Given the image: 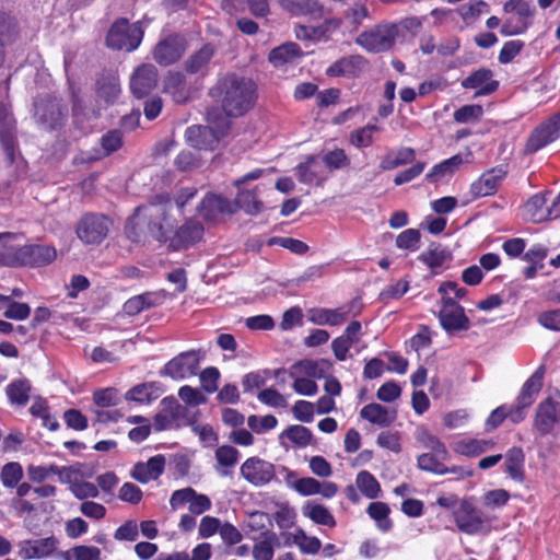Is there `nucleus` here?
I'll return each mask as SVG.
<instances>
[{
	"label": "nucleus",
	"mask_w": 560,
	"mask_h": 560,
	"mask_svg": "<svg viewBox=\"0 0 560 560\" xmlns=\"http://www.w3.org/2000/svg\"><path fill=\"white\" fill-rule=\"evenodd\" d=\"M209 94L220 103L226 116L240 117L254 106L257 98V86L249 78L226 73L218 79Z\"/></svg>",
	"instance_id": "obj_1"
},
{
	"label": "nucleus",
	"mask_w": 560,
	"mask_h": 560,
	"mask_svg": "<svg viewBox=\"0 0 560 560\" xmlns=\"http://www.w3.org/2000/svg\"><path fill=\"white\" fill-rule=\"evenodd\" d=\"M33 117L42 129L56 130L65 125L68 108L58 97L44 95L35 100Z\"/></svg>",
	"instance_id": "obj_2"
},
{
	"label": "nucleus",
	"mask_w": 560,
	"mask_h": 560,
	"mask_svg": "<svg viewBox=\"0 0 560 560\" xmlns=\"http://www.w3.org/2000/svg\"><path fill=\"white\" fill-rule=\"evenodd\" d=\"M399 35L395 23H380L361 33L355 43L370 52H383L393 48Z\"/></svg>",
	"instance_id": "obj_3"
},
{
	"label": "nucleus",
	"mask_w": 560,
	"mask_h": 560,
	"mask_svg": "<svg viewBox=\"0 0 560 560\" xmlns=\"http://www.w3.org/2000/svg\"><path fill=\"white\" fill-rule=\"evenodd\" d=\"M143 30L139 23L130 24L126 19L117 20L106 37L107 46L117 50H135L141 43Z\"/></svg>",
	"instance_id": "obj_4"
},
{
	"label": "nucleus",
	"mask_w": 560,
	"mask_h": 560,
	"mask_svg": "<svg viewBox=\"0 0 560 560\" xmlns=\"http://www.w3.org/2000/svg\"><path fill=\"white\" fill-rule=\"evenodd\" d=\"M229 128L230 121L226 118L213 126L194 125L186 129L185 139L195 149L213 150Z\"/></svg>",
	"instance_id": "obj_5"
},
{
	"label": "nucleus",
	"mask_w": 560,
	"mask_h": 560,
	"mask_svg": "<svg viewBox=\"0 0 560 560\" xmlns=\"http://www.w3.org/2000/svg\"><path fill=\"white\" fill-rule=\"evenodd\" d=\"M544 366H539L524 383L515 405L511 409V421L518 423L525 418V410L530 407L542 387Z\"/></svg>",
	"instance_id": "obj_6"
},
{
	"label": "nucleus",
	"mask_w": 560,
	"mask_h": 560,
	"mask_svg": "<svg viewBox=\"0 0 560 560\" xmlns=\"http://www.w3.org/2000/svg\"><path fill=\"white\" fill-rule=\"evenodd\" d=\"M203 357L201 350L182 352L170 360L160 372L162 376L173 380H184L197 374L200 361Z\"/></svg>",
	"instance_id": "obj_7"
},
{
	"label": "nucleus",
	"mask_w": 560,
	"mask_h": 560,
	"mask_svg": "<svg viewBox=\"0 0 560 560\" xmlns=\"http://www.w3.org/2000/svg\"><path fill=\"white\" fill-rule=\"evenodd\" d=\"M453 517L457 528L467 535L481 533L487 524L482 513L470 499L460 501L459 505L453 511Z\"/></svg>",
	"instance_id": "obj_8"
},
{
	"label": "nucleus",
	"mask_w": 560,
	"mask_h": 560,
	"mask_svg": "<svg viewBox=\"0 0 560 560\" xmlns=\"http://www.w3.org/2000/svg\"><path fill=\"white\" fill-rule=\"evenodd\" d=\"M110 221L103 214L86 213L77 224V235L85 244H100L108 234Z\"/></svg>",
	"instance_id": "obj_9"
},
{
	"label": "nucleus",
	"mask_w": 560,
	"mask_h": 560,
	"mask_svg": "<svg viewBox=\"0 0 560 560\" xmlns=\"http://www.w3.org/2000/svg\"><path fill=\"white\" fill-rule=\"evenodd\" d=\"M164 210L155 206H141L135 210V213L127 220L125 225L126 236L135 243L145 242L151 238L145 231L148 219H159Z\"/></svg>",
	"instance_id": "obj_10"
},
{
	"label": "nucleus",
	"mask_w": 560,
	"mask_h": 560,
	"mask_svg": "<svg viewBox=\"0 0 560 560\" xmlns=\"http://www.w3.org/2000/svg\"><path fill=\"white\" fill-rule=\"evenodd\" d=\"M560 136V112L552 115L547 121L538 126L526 143L527 152H536Z\"/></svg>",
	"instance_id": "obj_11"
},
{
	"label": "nucleus",
	"mask_w": 560,
	"mask_h": 560,
	"mask_svg": "<svg viewBox=\"0 0 560 560\" xmlns=\"http://www.w3.org/2000/svg\"><path fill=\"white\" fill-rule=\"evenodd\" d=\"M185 49L184 37L170 35L156 44L153 50V59L161 66H170L180 59Z\"/></svg>",
	"instance_id": "obj_12"
},
{
	"label": "nucleus",
	"mask_w": 560,
	"mask_h": 560,
	"mask_svg": "<svg viewBox=\"0 0 560 560\" xmlns=\"http://www.w3.org/2000/svg\"><path fill=\"white\" fill-rule=\"evenodd\" d=\"M442 327L446 331L467 330L469 319L464 313V308L452 298L443 296V305L439 313Z\"/></svg>",
	"instance_id": "obj_13"
},
{
	"label": "nucleus",
	"mask_w": 560,
	"mask_h": 560,
	"mask_svg": "<svg viewBox=\"0 0 560 560\" xmlns=\"http://www.w3.org/2000/svg\"><path fill=\"white\" fill-rule=\"evenodd\" d=\"M23 241L22 234L0 233V266L11 268L21 266Z\"/></svg>",
	"instance_id": "obj_14"
},
{
	"label": "nucleus",
	"mask_w": 560,
	"mask_h": 560,
	"mask_svg": "<svg viewBox=\"0 0 560 560\" xmlns=\"http://www.w3.org/2000/svg\"><path fill=\"white\" fill-rule=\"evenodd\" d=\"M241 475L254 486L268 483L275 477L273 465L257 457L246 459L241 466Z\"/></svg>",
	"instance_id": "obj_15"
},
{
	"label": "nucleus",
	"mask_w": 560,
	"mask_h": 560,
	"mask_svg": "<svg viewBox=\"0 0 560 560\" xmlns=\"http://www.w3.org/2000/svg\"><path fill=\"white\" fill-rule=\"evenodd\" d=\"M147 206H155L162 208L164 211L163 215L159 219H148L145 231L149 232V236L155 241H163L167 236V220L168 212L172 209V202L167 195L155 196Z\"/></svg>",
	"instance_id": "obj_16"
},
{
	"label": "nucleus",
	"mask_w": 560,
	"mask_h": 560,
	"mask_svg": "<svg viewBox=\"0 0 560 560\" xmlns=\"http://www.w3.org/2000/svg\"><path fill=\"white\" fill-rule=\"evenodd\" d=\"M158 84V70L153 65L144 63L139 66L130 79L132 94L142 98L147 96Z\"/></svg>",
	"instance_id": "obj_17"
},
{
	"label": "nucleus",
	"mask_w": 560,
	"mask_h": 560,
	"mask_svg": "<svg viewBox=\"0 0 560 560\" xmlns=\"http://www.w3.org/2000/svg\"><path fill=\"white\" fill-rule=\"evenodd\" d=\"M464 89L475 90L474 97L490 95L499 88V82L493 80V72L487 68H479L462 81Z\"/></svg>",
	"instance_id": "obj_18"
},
{
	"label": "nucleus",
	"mask_w": 560,
	"mask_h": 560,
	"mask_svg": "<svg viewBox=\"0 0 560 560\" xmlns=\"http://www.w3.org/2000/svg\"><path fill=\"white\" fill-rule=\"evenodd\" d=\"M295 175L303 184L322 185L328 177L327 171L317 155H307L305 161L295 167Z\"/></svg>",
	"instance_id": "obj_19"
},
{
	"label": "nucleus",
	"mask_w": 560,
	"mask_h": 560,
	"mask_svg": "<svg viewBox=\"0 0 560 560\" xmlns=\"http://www.w3.org/2000/svg\"><path fill=\"white\" fill-rule=\"evenodd\" d=\"M546 195L536 194L532 196L524 205V215L527 220L534 223H540L550 219L558 218L560 214L559 210L546 207Z\"/></svg>",
	"instance_id": "obj_20"
},
{
	"label": "nucleus",
	"mask_w": 560,
	"mask_h": 560,
	"mask_svg": "<svg viewBox=\"0 0 560 560\" xmlns=\"http://www.w3.org/2000/svg\"><path fill=\"white\" fill-rule=\"evenodd\" d=\"M331 370V363L328 360L304 359L295 362L289 369V376H304L307 378H323Z\"/></svg>",
	"instance_id": "obj_21"
},
{
	"label": "nucleus",
	"mask_w": 560,
	"mask_h": 560,
	"mask_svg": "<svg viewBox=\"0 0 560 560\" xmlns=\"http://www.w3.org/2000/svg\"><path fill=\"white\" fill-rule=\"evenodd\" d=\"M292 488L304 497L320 494L326 499L335 497L338 492V486L335 482H320L312 477H303L295 480Z\"/></svg>",
	"instance_id": "obj_22"
},
{
	"label": "nucleus",
	"mask_w": 560,
	"mask_h": 560,
	"mask_svg": "<svg viewBox=\"0 0 560 560\" xmlns=\"http://www.w3.org/2000/svg\"><path fill=\"white\" fill-rule=\"evenodd\" d=\"M560 416V402L547 398L538 405L535 425L541 434L551 432Z\"/></svg>",
	"instance_id": "obj_23"
},
{
	"label": "nucleus",
	"mask_w": 560,
	"mask_h": 560,
	"mask_svg": "<svg viewBox=\"0 0 560 560\" xmlns=\"http://www.w3.org/2000/svg\"><path fill=\"white\" fill-rule=\"evenodd\" d=\"M164 455L150 457L147 463H137L131 471V477L141 483L156 480L165 468Z\"/></svg>",
	"instance_id": "obj_24"
},
{
	"label": "nucleus",
	"mask_w": 560,
	"mask_h": 560,
	"mask_svg": "<svg viewBox=\"0 0 560 560\" xmlns=\"http://www.w3.org/2000/svg\"><path fill=\"white\" fill-rule=\"evenodd\" d=\"M534 8L524 1H518L516 14L506 20L501 26V33L506 36L522 34L529 25V18L534 13Z\"/></svg>",
	"instance_id": "obj_25"
},
{
	"label": "nucleus",
	"mask_w": 560,
	"mask_h": 560,
	"mask_svg": "<svg viewBox=\"0 0 560 560\" xmlns=\"http://www.w3.org/2000/svg\"><path fill=\"white\" fill-rule=\"evenodd\" d=\"M21 266H42L54 261L56 249L47 245H22Z\"/></svg>",
	"instance_id": "obj_26"
},
{
	"label": "nucleus",
	"mask_w": 560,
	"mask_h": 560,
	"mask_svg": "<svg viewBox=\"0 0 560 560\" xmlns=\"http://www.w3.org/2000/svg\"><path fill=\"white\" fill-rule=\"evenodd\" d=\"M234 211L235 207L229 199L214 194L207 195L199 207L200 214L207 220H212L218 214H231Z\"/></svg>",
	"instance_id": "obj_27"
},
{
	"label": "nucleus",
	"mask_w": 560,
	"mask_h": 560,
	"mask_svg": "<svg viewBox=\"0 0 560 560\" xmlns=\"http://www.w3.org/2000/svg\"><path fill=\"white\" fill-rule=\"evenodd\" d=\"M448 457H441L438 453H424L418 456V467L422 470L430 471L436 475L455 474L464 476V469L458 466L446 467L443 462Z\"/></svg>",
	"instance_id": "obj_28"
},
{
	"label": "nucleus",
	"mask_w": 560,
	"mask_h": 560,
	"mask_svg": "<svg viewBox=\"0 0 560 560\" xmlns=\"http://www.w3.org/2000/svg\"><path fill=\"white\" fill-rule=\"evenodd\" d=\"M503 174L501 171L491 170L483 173L477 180L470 185V194L474 199L493 195L501 180Z\"/></svg>",
	"instance_id": "obj_29"
},
{
	"label": "nucleus",
	"mask_w": 560,
	"mask_h": 560,
	"mask_svg": "<svg viewBox=\"0 0 560 560\" xmlns=\"http://www.w3.org/2000/svg\"><path fill=\"white\" fill-rule=\"evenodd\" d=\"M365 59L361 56L343 57L328 67V77H351L358 74L365 67Z\"/></svg>",
	"instance_id": "obj_30"
},
{
	"label": "nucleus",
	"mask_w": 560,
	"mask_h": 560,
	"mask_svg": "<svg viewBox=\"0 0 560 560\" xmlns=\"http://www.w3.org/2000/svg\"><path fill=\"white\" fill-rule=\"evenodd\" d=\"M360 416L371 423L385 428L396 420L397 412L380 404L372 402L361 409Z\"/></svg>",
	"instance_id": "obj_31"
},
{
	"label": "nucleus",
	"mask_w": 560,
	"mask_h": 560,
	"mask_svg": "<svg viewBox=\"0 0 560 560\" xmlns=\"http://www.w3.org/2000/svg\"><path fill=\"white\" fill-rule=\"evenodd\" d=\"M307 317L311 323L316 325L339 326L348 319L349 312L343 308H312L308 311Z\"/></svg>",
	"instance_id": "obj_32"
},
{
	"label": "nucleus",
	"mask_w": 560,
	"mask_h": 560,
	"mask_svg": "<svg viewBox=\"0 0 560 560\" xmlns=\"http://www.w3.org/2000/svg\"><path fill=\"white\" fill-rule=\"evenodd\" d=\"M280 7L293 15H311L320 18L323 5L318 0H278Z\"/></svg>",
	"instance_id": "obj_33"
},
{
	"label": "nucleus",
	"mask_w": 560,
	"mask_h": 560,
	"mask_svg": "<svg viewBox=\"0 0 560 560\" xmlns=\"http://www.w3.org/2000/svg\"><path fill=\"white\" fill-rule=\"evenodd\" d=\"M301 56L302 51L295 43H285L273 48L269 52L268 60L273 67L279 68L294 62Z\"/></svg>",
	"instance_id": "obj_34"
},
{
	"label": "nucleus",
	"mask_w": 560,
	"mask_h": 560,
	"mask_svg": "<svg viewBox=\"0 0 560 560\" xmlns=\"http://www.w3.org/2000/svg\"><path fill=\"white\" fill-rule=\"evenodd\" d=\"M214 46L211 44L203 45L198 51L192 54L185 62V69L187 72L195 73H205L208 69L210 60L214 56Z\"/></svg>",
	"instance_id": "obj_35"
},
{
	"label": "nucleus",
	"mask_w": 560,
	"mask_h": 560,
	"mask_svg": "<svg viewBox=\"0 0 560 560\" xmlns=\"http://www.w3.org/2000/svg\"><path fill=\"white\" fill-rule=\"evenodd\" d=\"M419 259L425 264L433 272L438 273V269L452 260L451 253L441 245H431L424 250Z\"/></svg>",
	"instance_id": "obj_36"
},
{
	"label": "nucleus",
	"mask_w": 560,
	"mask_h": 560,
	"mask_svg": "<svg viewBox=\"0 0 560 560\" xmlns=\"http://www.w3.org/2000/svg\"><path fill=\"white\" fill-rule=\"evenodd\" d=\"M416 159V152L411 148H400L388 152L381 161L380 168L383 171L395 170L399 166L410 164Z\"/></svg>",
	"instance_id": "obj_37"
},
{
	"label": "nucleus",
	"mask_w": 560,
	"mask_h": 560,
	"mask_svg": "<svg viewBox=\"0 0 560 560\" xmlns=\"http://www.w3.org/2000/svg\"><path fill=\"white\" fill-rule=\"evenodd\" d=\"M214 456L218 463L215 471L223 477H228L232 474L229 468H232L238 462L240 452L233 446L222 445L215 450Z\"/></svg>",
	"instance_id": "obj_38"
},
{
	"label": "nucleus",
	"mask_w": 560,
	"mask_h": 560,
	"mask_svg": "<svg viewBox=\"0 0 560 560\" xmlns=\"http://www.w3.org/2000/svg\"><path fill=\"white\" fill-rule=\"evenodd\" d=\"M14 119L8 108V106L0 102V139L8 153L11 154L14 145Z\"/></svg>",
	"instance_id": "obj_39"
},
{
	"label": "nucleus",
	"mask_w": 560,
	"mask_h": 560,
	"mask_svg": "<svg viewBox=\"0 0 560 560\" xmlns=\"http://www.w3.org/2000/svg\"><path fill=\"white\" fill-rule=\"evenodd\" d=\"M161 386L156 382L143 383L133 386L126 393V399L137 402H149L161 395Z\"/></svg>",
	"instance_id": "obj_40"
},
{
	"label": "nucleus",
	"mask_w": 560,
	"mask_h": 560,
	"mask_svg": "<svg viewBox=\"0 0 560 560\" xmlns=\"http://www.w3.org/2000/svg\"><path fill=\"white\" fill-rule=\"evenodd\" d=\"M159 296L154 293L147 292L130 298L124 304V312L129 316H136L142 311L149 310L158 305Z\"/></svg>",
	"instance_id": "obj_41"
},
{
	"label": "nucleus",
	"mask_w": 560,
	"mask_h": 560,
	"mask_svg": "<svg viewBox=\"0 0 560 560\" xmlns=\"http://www.w3.org/2000/svg\"><path fill=\"white\" fill-rule=\"evenodd\" d=\"M121 92L119 79L114 74L97 80V95L106 103H114Z\"/></svg>",
	"instance_id": "obj_42"
},
{
	"label": "nucleus",
	"mask_w": 560,
	"mask_h": 560,
	"mask_svg": "<svg viewBox=\"0 0 560 560\" xmlns=\"http://www.w3.org/2000/svg\"><path fill=\"white\" fill-rule=\"evenodd\" d=\"M463 163L464 159L460 154L453 155L452 158L434 165L425 175V178L432 183L438 182L447 175H452Z\"/></svg>",
	"instance_id": "obj_43"
},
{
	"label": "nucleus",
	"mask_w": 560,
	"mask_h": 560,
	"mask_svg": "<svg viewBox=\"0 0 560 560\" xmlns=\"http://www.w3.org/2000/svg\"><path fill=\"white\" fill-rule=\"evenodd\" d=\"M366 512L369 516L375 521L376 526L382 532H388L393 527V522L389 518V506L381 501L372 502L369 504Z\"/></svg>",
	"instance_id": "obj_44"
},
{
	"label": "nucleus",
	"mask_w": 560,
	"mask_h": 560,
	"mask_svg": "<svg viewBox=\"0 0 560 560\" xmlns=\"http://www.w3.org/2000/svg\"><path fill=\"white\" fill-rule=\"evenodd\" d=\"M524 454L518 447L509 450L505 454V471L506 474L516 481H522L524 478L523 471Z\"/></svg>",
	"instance_id": "obj_45"
},
{
	"label": "nucleus",
	"mask_w": 560,
	"mask_h": 560,
	"mask_svg": "<svg viewBox=\"0 0 560 560\" xmlns=\"http://www.w3.org/2000/svg\"><path fill=\"white\" fill-rule=\"evenodd\" d=\"M278 545V537L275 533H265L262 539L257 541L252 550L255 560H271L275 555V547Z\"/></svg>",
	"instance_id": "obj_46"
},
{
	"label": "nucleus",
	"mask_w": 560,
	"mask_h": 560,
	"mask_svg": "<svg viewBox=\"0 0 560 560\" xmlns=\"http://www.w3.org/2000/svg\"><path fill=\"white\" fill-rule=\"evenodd\" d=\"M164 89L173 96L174 101L177 103H183L188 97L185 77L183 73H170L165 79Z\"/></svg>",
	"instance_id": "obj_47"
},
{
	"label": "nucleus",
	"mask_w": 560,
	"mask_h": 560,
	"mask_svg": "<svg viewBox=\"0 0 560 560\" xmlns=\"http://www.w3.org/2000/svg\"><path fill=\"white\" fill-rule=\"evenodd\" d=\"M303 513L316 524L328 527H334L336 525L332 514L322 504L308 502L303 508Z\"/></svg>",
	"instance_id": "obj_48"
},
{
	"label": "nucleus",
	"mask_w": 560,
	"mask_h": 560,
	"mask_svg": "<svg viewBox=\"0 0 560 560\" xmlns=\"http://www.w3.org/2000/svg\"><path fill=\"white\" fill-rule=\"evenodd\" d=\"M416 440L425 448L432 453H438L441 457H448L450 453L446 450L444 443L433 434H431L425 428H418L416 432Z\"/></svg>",
	"instance_id": "obj_49"
},
{
	"label": "nucleus",
	"mask_w": 560,
	"mask_h": 560,
	"mask_svg": "<svg viewBox=\"0 0 560 560\" xmlns=\"http://www.w3.org/2000/svg\"><path fill=\"white\" fill-rule=\"evenodd\" d=\"M236 208L243 209L247 214H258L262 209V202L257 199L255 191L241 190L232 202Z\"/></svg>",
	"instance_id": "obj_50"
},
{
	"label": "nucleus",
	"mask_w": 560,
	"mask_h": 560,
	"mask_svg": "<svg viewBox=\"0 0 560 560\" xmlns=\"http://www.w3.org/2000/svg\"><path fill=\"white\" fill-rule=\"evenodd\" d=\"M355 485L363 495L375 499L381 492V486L376 478L369 471L362 470L357 475Z\"/></svg>",
	"instance_id": "obj_51"
},
{
	"label": "nucleus",
	"mask_w": 560,
	"mask_h": 560,
	"mask_svg": "<svg viewBox=\"0 0 560 560\" xmlns=\"http://www.w3.org/2000/svg\"><path fill=\"white\" fill-rule=\"evenodd\" d=\"M31 385L25 380H18L10 383L5 393L12 404L24 406L28 401Z\"/></svg>",
	"instance_id": "obj_52"
},
{
	"label": "nucleus",
	"mask_w": 560,
	"mask_h": 560,
	"mask_svg": "<svg viewBox=\"0 0 560 560\" xmlns=\"http://www.w3.org/2000/svg\"><path fill=\"white\" fill-rule=\"evenodd\" d=\"M16 30L13 19L0 13V65L4 58V47L14 40Z\"/></svg>",
	"instance_id": "obj_53"
},
{
	"label": "nucleus",
	"mask_w": 560,
	"mask_h": 560,
	"mask_svg": "<svg viewBox=\"0 0 560 560\" xmlns=\"http://www.w3.org/2000/svg\"><path fill=\"white\" fill-rule=\"evenodd\" d=\"M287 438L300 447H305L312 443V431L303 425L293 424L288 427L280 435V439Z\"/></svg>",
	"instance_id": "obj_54"
},
{
	"label": "nucleus",
	"mask_w": 560,
	"mask_h": 560,
	"mask_svg": "<svg viewBox=\"0 0 560 560\" xmlns=\"http://www.w3.org/2000/svg\"><path fill=\"white\" fill-rule=\"evenodd\" d=\"M101 549L95 546H74L62 555L63 560H101Z\"/></svg>",
	"instance_id": "obj_55"
},
{
	"label": "nucleus",
	"mask_w": 560,
	"mask_h": 560,
	"mask_svg": "<svg viewBox=\"0 0 560 560\" xmlns=\"http://www.w3.org/2000/svg\"><path fill=\"white\" fill-rule=\"evenodd\" d=\"M483 115V107L479 104L464 105L453 114L454 120L458 124H474L480 121Z\"/></svg>",
	"instance_id": "obj_56"
},
{
	"label": "nucleus",
	"mask_w": 560,
	"mask_h": 560,
	"mask_svg": "<svg viewBox=\"0 0 560 560\" xmlns=\"http://www.w3.org/2000/svg\"><path fill=\"white\" fill-rule=\"evenodd\" d=\"M320 159L325 170H328L329 172L340 170L349 165V159L343 149L323 152Z\"/></svg>",
	"instance_id": "obj_57"
},
{
	"label": "nucleus",
	"mask_w": 560,
	"mask_h": 560,
	"mask_svg": "<svg viewBox=\"0 0 560 560\" xmlns=\"http://www.w3.org/2000/svg\"><path fill=\"white\" fill-rule=\"evenodd\" d=\"M493 442L490 440H477L472 439L466 442H460L457 445V451L465 456H478L490 448H492Z\"/></svg>",
	"instance_id": "obj_58"
},
{
	"label": "nucleus",
	"mask_w": 560,
	"mask_h": 560,
	"mask_svg": "<svg viewBox=\"0 0 560 560\" xmlns=\"http://www.w3.org/2000/svg\"><path fill=\"white\" fill-rule=\"evenodd\" d=\"M377 131L378 127L376 125L368 124L350 133V142L359 149L368 148L373 143V133Z\"/></svg>",
	"instance_id": "obj_59"
},
{
	"label": "nucleus",
	"mask_w": 560,
	"mask_h": 560,
	"mask_svg": "<svg viewBox=\"0 0 560 560\" xmlns=\"http://www.w3.org/2000/svg\"><path fill=\"white\" fill-rule=\"evenodd\" d=\"M203 228L199 222L188 221L183 224L177 233V238L184 244H192L202 236Z\"/></svg>",
	"instance_id": "obj_60"
},
{
	"label": "nucleus",
	"mask_w": 560,
	"mask_h": 560,
	"mask_svg": "<svg viewBox=\"0 0 560 560\" xmlns=\"http://www.w3.org/2000/svg\"><path fill=\"white\" fill-rule=\"evenodd\" d=\"M23 477V469L19 463L11 462L5 464L0 474L2 485L7 488L16 487Z\"/></svg>",
	"instance_id": "obj_61"
},
{
	"label": "nucleus",
	"mask_w": 560,
	"mask_h": 560,
	"mask_svg": "<svg viewBox=\"0 0 560 560\" xmlns=\"http://www.w3.org/2000/svg\"><path fill=\"white\" fill-rule=\"evenodd\" d=\"M293 541L299 546L302 552L308 555L317 553L322 547V542L318 538L310 537L301 529L293 535Z\"/></svg>",
	"instance_id": "obj_62"
},
{
	"label": "nucleus",
	"mask_w": 560,
	"mask_h": 560,
	"mask_svg": "<svg viewBox=\"0 0 560 560\" xmlns=\"http://www.w3.org/2000/svg\"><path fill=\"white\" fill-rule=\"evenodd\" d=\"M277 424H278V420L272 415H267L264 417H258V416L253 415V416H249L247 419V425L249 427V429L258 434L276 428Z\"/></svg>",
	"instance_id": "obj_63"
},
{
	"label": "nucleus",
	"mask_w": 560,
	"mask_h": 560,
	"mask_svg": "<svg viewBox=\"0 0 560 560\" xmlns=\"http://www.w3.org/2000/svg\"><path fill=\"white\" fill-rule=\"evenodd\" d=\"M36 559L50 556L57 548L58 540L54 536L31 540Z\"/></svg>",
	"instance_id": "obj_64"
}]
</instances>
